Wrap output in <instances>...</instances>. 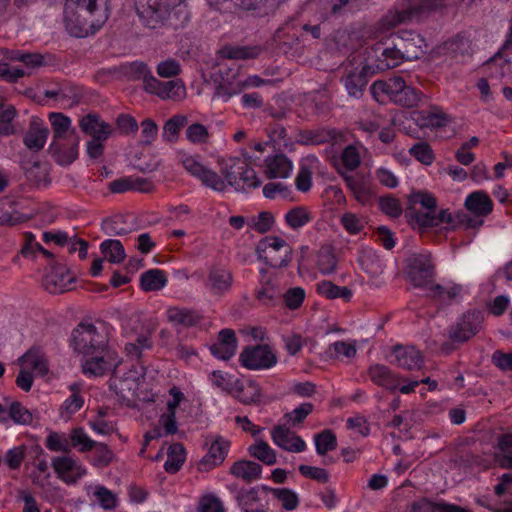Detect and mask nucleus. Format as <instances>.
I'll use <instances>...</instances> for the list:
<instances>
[{"mask_svg": "<svg viewBox=\"0 0 512 512\" xmlns=\"http://www.w3.org/2000/svg\"><path fill=\"white\" fill-rule=\"evenodd\" d=\"M410 207L406 215L411 225L424 231L428 228L440 227L456 229L462 226L465 229H478L482 226V221L472 219L465 212H458L453 215L449 209H442L436 212L437 200L428 192L419 191L409 196Z\"/></svg>", "mask_w": 512, "mask_h": 512, "instance_id": "f257e3e1", "label": "nucleus"}, {"mask_svg": "<svg viewBox=\"0 0 512 512\" xmlns=\"http://www.w3.org/2000/svg\"><path fill=\"white\" fill-rule=\"evenodd\" d=\"M110 0H66L64 23L71 36L86 37L109 18Z\"/></svg>", "mask_w": 512, "mask_h": 512, "instance_id": "f03ea898", "label": "nucleus"}, {"mask_svg": "<svg viewBox=\"0 0 512 512\" xmlns=\"http://www.w3.org/2000/svg\"><path fill=\"white\" fill-rule=\"evenodd\" d=\"M108 342L105 330L89 322L79 323L71 334V345L74 351L82 357L103 351Z\"/></svg>", "mask_w": 512, "mask_h": 512, "instance_id": "7ed1b4c3", "label": "nucleus"}, {"mask_svg": "<svg viewBox=\"0 0 512 512\" xmlns=\"http://www.w3.org/2000/svg\"><path fill=\"white\" fill-rule=\"evenodd\" d=\"M258 259L273 268L287 267L292 259V247L278 236H266L256 246Z\"/></svg>", "mask_w": 512, "mask_h": 512, "instance_id": "20e7f679", "label": "nucleus"}, {"mask_svg": "<svg viewBox=\"0 0 512 512\" xmlns=\"http://www.w3.org/2000/svg\"><path fill=\"white\" fill-rule=\"evenodd\" d=\"M442 0H407L402 10L389 11L380 22L382 29L388 30L398 24L419 18L422 15L440 8Z\"/></svg>", "mask_w": 512, "mask_h": 512, "instance_id": "39448f33", "label": "nucleus"}, {"mask_svg": "<svg viewBox=\"0 0 512 512\" xmlns=\"http://www.w3.org/2000/svg\"><path fill=\"white\" fill-rule=\"evenodd\" d=\"M122 359L118 353L108 345L104 346L103 351L91 353L82 357V372L89 377L103 376L109 372L112 374L117 371Z\"/></svg>", "mask_w": 512, "mask_h": 512, "instance_id": "423d86ee", "label": "nucleus"}, {"mask_svg": "<svg viewBox=\"0 0 512 512\" xmlns=\"http://www.w3.org/2000/svg\"><path fill=\"white\" fill-rule=\"evenodd\" d=\"M407 279L415 287H427L435 275V266L430 253L413 254L407 259L405 270Z\"/></svg>", "mask_w": 512, "mask_h": 512, "instance_id": "0eeeda50", "label": "nucleus"}, {"mask_svg": "<svg viewBox=\"0 0 512 512\" xmlns=\"http://www.w3.org/2000/svg\"><path fill=\"white\" fill-rule=\"evenodd\" d=\"M251 157L233 158L231 164L223 170L225 184L230 186L239 187L240 181L243 182V187L257 188L261 185L260 179L257 177L255 170L249 167Z\"/></svg>", "mask_w": 512, "mask_h": 512, "instance_id": "6e6552de", "label": "nucleus"}, {"mask_svg": "<svg viewBox=\"0 0 512 512\" xmlns=\"http://www.w3.org/2000/svg\"><path fill=\"white\" fill-rule=\"evenodd\" d=\"M483 321L484 317L480 311L469 310L450 326L448 337L453 342L464 343L481 331Z\"/></svg>", "mask_w": 512, "mask_h": 512, "instance_id": "1a4fd4ad", "label": "nucleus"}, {"mask_svg": "<svg viewBox=\"0 0 512 512\" xmlns=\"http://www.w3.org/2000/svg\"><path fill=\"white\" fill-rule=\"evenodd\" d=\"M368 59H374L376 68L384 71L400 65L405 60V56L390 36L371 47L368 51Z\"/></svg>", "mask_w": 512, "mask_h": 512, "instance_id": "9d476101", "label": "nucleus"}, {"mask_svg": "<svg viewBox=\"0 0 512 512\" xmlns=\"http://www.w3.org/2000/svg\"><path fill=\"white\" fill-rule=\"evenodd\" d=\"M181 163L184 169L193 177L197 178L205 187L222 192L226 189L224 179L215 171L206 167L199 157L183 155Z\"/></svg>", "mask_w": 512, "mask_h": 512, "instance_id": "9b49d317", "label": "nucleus"}, {"mask_svg": "<svg viewBox=\"0 0 512 512\" xmlns=\"http://www.w3.org/2000/svg\"><path fill=\"white\" fill-rule=\"evenodd\" d=\"M166 0H139L135 3L140 24L151 30L165 27Z\"/></svg>", "mask_w": 512, "mask_h": 512, "instance_id": "f8f14e48", "label": "nucleus"}, {"mask_svg": "<svg viewBox=\"0 0 512 512\" xmlns=\"http://www.w3.org/2000/svg\"><path fill=\"white\" fill-rule=\"evenodd\" d=\"M241 365L249 370L270 369L277 363V356L268 345L245 347L239 355Z\"/></svg>", "mask_w": 512, "mask_h": 512, "instance_id": "ddd939ff", "label": "nucleus"}, {"mask_svg": "<svg viewBox=\"0 0 512 512\" xmlns=\"http://www.w3.org/2000/svg\"><path fill=\"white\" fill-rule=\"evenodd\" d=\"M391 39L395 41L407 61L420 58L426 47L423 37L411 30L399 31L397 34L391 35Z\"/></svg>", "mask_w": 512, "mask_h": 512, "instance_id": "4468645a", "label": "nucleus"}, {"mask_svg": "<svg viewBox=\"0 0 512 512\" xmlns=\"http://www.w3.org/2000/svg\"><path fill=\"white\" fill-rule=\"evenodd\" d=\"M233 284L232 272L224 266L214 265L209 268L204 286L213 296H223L227 294Z\"/></svg>", "mask_w": 512, "mask_h": 512, "instance_id": "2eb2a0df", "label": "nucleus"}, {"mask_svg": "<svg viewBox=\"0 0 512 512\" xmlns=\"http://www.w3.org/2000/svg\"><path fill=\"white\" fill-rule=\"evenodd\" d=\"M338 172L358 203L367 205L372 201L374 191L370 182L363 175L359 173L351 174L342 170H338Z\"/></svg>", "mask_w": 512, "mask_h": 512, "instance_id": "dca6fc26", "label": "nucleus"}, {"mask_svg": "<svg viewBox=\"0 0 512 512\" xmlns=\"http://www.w3.org/2000/svg\"><path fill=\"white\" fill-rule=\"evenodd\" d=\"M51 464L58 477L68 484L75 483L86 473L85 468L69 456L54 457Z\"/></svg>", "mask_w": 512, "mask_h": 512, "instance_id": "f3484780", "label": "nucleus"}, {"mask_svg": "<svg viewBox=\"0 0 512 512\" xmlns=\"http://www.w3.org/2000/svg\"><path fill=\"white\" fill-rule=\"evenodd\" d=\"M81 131L91 139H108L113 132L112 126L97 113H89L79 120Z\"/></svg>", "mask_w": 512, "mask_h": 512, "instance_id": "a211bd4d", "label": "nucleus"}, {"mask_svg": "<svg viewBox=\"0 0 512 512\" xmlns=\"http://www.w3.org/2000/svg\"><path fill=\"white\" fill-rule=\"evenodd\" d=\"M271 437L278 447L286 451L300 453L306 449L305 441L285 426H275L272 429Z\"/></svg>", "mask_w": 512, "mask_h": 512, "instance_id": "6ab92c4d", "label": "nucleus"}, {"mask_svg": "<svg viewBox=\"0 0 512 512\" xmlns=\"http://www.w3.org/2000/svg\"><path fill=\"white\" fill-rule=\"evenodd\" d=\"M229 448L230 442L222 436H217L210 444L207 454L200 461V470L208 471L222 464L228 454Z\"/></svg>", "mask_w": 512, "mask_h": 512, "instance_id": "aec40b11", "label": "nucleus"}, {"mask_svg": "<svg viewBox=\"0 0 512 512\" xmlns=\"http://www.w3.org/2000/svg\"><path fill=\"white\" fill-rule=\"evenodd\" d=\"M293 171V162L283 153L265 159L263 173L268 179H286Z\"/></svg>", "mask_w": 512, "mask_h": 512, "instance_id": "412c9836", "label": "nucleus"}, {"mask_svg": "<svg viewBox=\"0 0 512 512\" xmlns=\"http://www.w3.org/2000/svg\"><path fill=\"white\" fill-rule=\"evenodd\" d=\"M80 139L72 136L66 141L51 142L49 150L60 165H70L78 157Z\"/></svg>", "mask_w": 512, "mask_h": 512, "instance_id": "4be33fe9", "label": "nucleus"}, {"mask_svg": "<svg viewBox=\"0 0 512 512\" xmlns=\"http://www.w3.org/2000/svg\"><path fill=\"white\" fill-rule=\"evenodd\" d=\"M147 92L155 94L162 99L179 100L183 97L185 88L179 80L162 82L157 78H149Z\"/></svg>", "mask_w": 512, "mask_h": 512, "instance_id": "5701e85b", "label": "nucleus"}, {"mask_svg": "<svg viewBox=\"0 0 512 512\" xmlns=\"http://www.w3.org/2000/svg\"><path fill=\"white\" fill-rule=\"evenodd\" d=\"M465 207L474 215H469L472 219L480 220L483 224V218L489 215L493 210V202L486 192L481 190L474 191L466 197Z\"/></svg>", "mask_w": 512, "mask_h": 512, "instance_id": "b1692460", "label": "nucleus"}, {"mask_svg": "<svg viewBox=\"0 0 512 512\" xmlns=\"http://www.w3.org/2000/svg\"><path fill=\"white\" fill-rule=\"evenodd\" d=\"M166 317L170 324L175 327L191 328L199 325L203 319L196 310L172 306L167 308Z\"/></svg>", "mask_w": 512, "mask_h": 512, "instance_id": "393cba45", "label": "nucleus"}, {"mask_svg": "<svg viewBox=\"0 0 512 512\" xmlns=\"http://www.w3.org/2000/svg\"><path fill=\"white\" fill-rule=\"evenodd\" d=\"M342 135L333 128H317L301 131L297 143L305 146L321 145L329 142H337Z\"/></svg>", "mask_w": 512, "mask_h": 512, "instance_id": "a878e982", "label": "nucleus"}, {"mask_svg": "<svg viewBox=\"0 0 512 512\" xmlns=\"http://www.w3.org/2000/svg\"><path fill=\"white\" fill-rule=\"evenodd\" d=\"M153 188L151 181L138 176L121 177L109 183V190L112 193H125L127 191L149 193Z\"/></svg>", "mask_w": 512, "mask_h": 512, "instance_id": "bb28decb", "label": "nucleus"}, {"mask_svg": "<svg viewBox=\"0 0 512 512\" xmlns=\"http://www.w3.org/2000/svg\"><path fill=\"white\" fill-rule=\"evenodd\" d=\"M396 364L406 370L420 369L423 364L421 352L414 346L396 345L392 350Z\"/></svg>", "mask_w": 512, "mask_h": 512, "instance_id": "cd10ccee", "label": "nucleus"}, {"mask_svg": "<svg viewBox=\"0 0 512 512\" xmlns=\"http://www.w3.org/2000/svg\"><path fill=\"white\" fill-rule=\"evenodd\" d=\"M341 83L350 97L359 99L363 96V92L368 84L367 72L364 68H354L342 76Z\"/></svg>", "mask_w": 512, "mask_h": 512, "instance_id": "c85d7f7f", "label": "nucleus"}, {"mask_svg": "<svg viewBox=\"0 0 512 512\" xmlns=\"http://www.w3.org/2000/svg\"><path fill=\"white\" fill-rule=\"evenodd\" d=\"M368 376L370 380L377 386L383 387L390 391H395L399 386V378L387 366L383 364H373L368 368Z\"/></svg>", "mask_w": 512, "mask_h": 512, "instance_id": "c756f323", "label": "nucleus"}, {"mask_svg": "<svg viewBox=\"0 0 512 512\" xmlns=\"http://www.w3.org/2000/svg\"><path fill=\"white\" fill-rule=\"evenodd\" d=\"M319 159L317 156L310 154L303 157L299 163V171L295 178L296 189L300 192H307L312 186V175L318 167Z\"/></svg>", "mask_w": 512, "mask_h": 512, "instance_id": "7c9ffc66", "label": "nucleus"}, {"mask_svg": "<svg viewBox=\"0 0 512 512\" xmlns=\"http://www.w3.org/2000/svg\"><path fill=\"white\" fill-rule=\"evenodd\" d=\"M49 120L53 131L52 142L66 141L72 136H78L71 127V119L63 113L52 112L49 114Z\"/></svg>", "mask_w": 512, "mask_h": 512, "instance_id": "2f4dec72", "label": "nucleus"}, {"mask_svg": "<svg viewBox=\"0 0 512 512\" xmlns=\"http://www.w3.org/2000/svg\"><path fill=\"white\" fill-rule=\"evenodd\" d=\"M20 365L31 368L35 373L44 376L48 373V362L43 351L38 347L30 348L18 358Z\"/></svg>", "mask_w": 512, "mask_h": 512, "instance_id": "473e14b6", "label": "nucleus"}, {"mask_svg": "<svg viewBox=\"0 0 512 512\" xmlns=\"http://www.w3.org/2000/svg\"><path fill=\"white\" fill-rule=\"evenodd\" d=\"M49 131L37 120H33L24 136V144L29 150H41L48 137Z\"/></svg>", "mask_w": 512, "mask_h": 512, "instance_id": "72a5a7b5", "label": "nucleus"}, {"mask_svg": "<svg viewBox=\"0 0 512 512\" xmlns=\"http://www.w3.org/2000/svg\"><path fill=\"white\" fill-rule=\"evenodd\" d=\"M165 18V27L173 29L185 27L190 20V13L184 0H180L172 9H169L167 4Z\"/></svg>", "mask_w": 512, "mask_h": 512, "instance_id": "f704fd0d", "label": "nucleus"}, {"mask_svg": "<svg viewBox=\"0 0 512 512\" xmlns=\"http://www.w3.org/2000/svg\"><path fill=\"white\" fill-rule=\"evenodd\" d=\"M261 472L262 467L260 464L248 460L237 461L230 468V473L233 476L248 483L260 478Z\"/></svg>", "mask_w": 512, "mask_h": 512, "instance_id": "c9c22d12", "label": "nucleus"}, {"mask_svg": "<svg viewBox=\"0 0 512 512\" xmlns=\"http://www.w3.org/2000/svg\"><path fill=\"white\" fill-rule=\"evenodd\" d=\"M236 498L242 512H267V505L260 501L256 488L240 491Z\"/></svg>", "mask_w": 512, "mask_h": 512, "instance_id": "e433bc0d", "label": "nucleus"}, {"mask_svg": "<svg viewBox=\"0 0 512 512\" xmlns=\"http://www.w3.org/2000/svg\"><path fill=\"white\" fill-rule=\"evenodd\" d=\"M167 275L160 269H149L140 276V286L145 292L159 291L167 285Z\"/></svg>", "mask_w": 512, "mask_h": 512, "instance_id": "4c0bfd02", "label": "nucleus"}, {"mask_svg": "<svg viewBox=\"0 0 512 512\" xmlns=\"http://www.w3.org/2000/svg\"><path fill=\"white\" fill-rule=\"evenodd\" d=\"M418 121L423 127L438 128L445 126L450 119L440 107L432 106L418 113Z\"/></svg>", "mask_w": 512, "mask_h": 512, "instance_id": "58836bf2", "label": "nucleus"}, {"mask_svg": "<svg viewBox=\"0 0 512 512\" xmlns=\"http://www.w3.org/2000/svg\"><path fill=\"white\" fill-rule=\"evenodd\" d=\"M461 292L462 286L458 284L447 286L433 284L429 287L428 295L443 304H450L460 296Z\"/></svg>", "mask_w": 512, "mask_h": 512, "instance_id": "ea45409f", "label": "nucleus"}, {"mask_svg": "<svg viewBox=\"0 0 512 512\" xmlns=\"http://www.w3.org/2000/svg\"><path fill=\"white\" fill-rule=\"evenodd\" d=\"M317 292L327 299L341 298L345 301H350L353 295L351 289L346 286L340 287L331 281L323 280L316 285Z\"/></svg>", "mask_w": 512, "mask_h": 512, "instance_id": "a19ab883", "label": "nucleus"}, {"mask_svg": "<svg viewBox=\"0 0 512 512\" xmlns=\"http://www.w3.org/2000/svg\"><path fill=\"white\" fill-rule=\"evenodd\" d=\"M236 387V398L243 404L249 405L256 403L260 400V387L252 380L242 383L239 381L235 382Z\"/></svg>", "mask_w": 512, "mask_h": 512, "instance_id": "79ce46f5", "label": "nucleus"}, {"mask_svg": "<svg viewBox=\"0 0 512 512\" xmlns=\"http://www.w3.org/2000/svg\"><path fill=\"white\" fill-rule=\"evenodd\" d=\"M313 218L312 212L304 206L293 207L285 214V222L293 230L304 227L309 224Z\"/></svg>", "mask_w": 512, "mask_h": 512, "instance_id": "37998d69", "label": "nucleus"}, {"mask_svg": "<svg viewBox=\"0 0 512 512\" xmlns=\"http://www.w3.org/2000/svg\"><path fill=\"white\" fill-rule=\"evenodd\" d=\"M72 394L64 401L60 408L61 417L70 418L73 414L79 411L83 404L84 399L80 393V387L77 383L70 385Z\"/></svg>", "mask_w": 512, "mask_h": 512, "instance_id": "c03bdc74", "label": "nucleus"}, {"mask_svg": "<svg viewBox=\"0 0 512 512\" xmlns=\"http://www.w3.org/2000/svg\"><path fill=\"white\" fill-rule=\"evenodd\" d=\"M264 491L270 492L275 499H277L283 509L287 511H293L299 506V497L298 495L291 489L288 488H269L267 486H262Z\"/></svg>", "mask_w": 512, "mask_h": 512, "instance_id": "a18cd8bd", "label": "nucleus"}, {"mask_svg": "<svg viewBox=\"0 0 512 512\" xmlns=\"http://www.w3.org/2000/svg\"><path fill=\"white\" fill-rule=\"evenodd\" d=\"M188 124V118L186 115L177 114L168 119L163 127L162 137L164 141L175 142L178 138V134L183 127Z\"/></svg>", "mask_w": 512, "mask_h": 512, "instance_id": "49530a36", "label": "nucleus"}, {"mask_svg": "<svg viewBox=\"0 0 512 512\" xmlns=\"http://www.w3.org/2000/svg\"><path fill=\"white\" fill-rule=\"evenodd\" d=\"M100 250L104 258L111 263H120L126 257L122 243L116 239L104 240L100 245Z\"/></svg>", "mask_w": 512, "mask_h": 512, "instance_id": "de8ad7c7", "label": "nucleus"}, {"mask_svg": "<svg viewBox=\"0 0 512 512\" xmlns=\"http://www.w3.org/2000/svg\"><path fill=\"white\" fill-rule=\"evenodd\" d=\"M248 452L252 457L266 465H274L277 461L275 451L263 440H258L255 444L249 446Z\"/></svg>", "mask_w": 512, "mask_h": 512, "instance_id": "09e8293b", "label": "nucleus"}, {"mask_svg": "<svg viewBox=\"0 0 512 512\" xmlns=\"http://www.w3.org/2000/svg\"><path fill=\"white\" fill-rule=\"evenodd\" d=\"M185 461V450L182 444L176 443L168 448L167 460L164 468L168 473H176L180 470Z\"/></svg>", "mask_w": 512, "mask_h": 512, "instance_id": "8fccbe9b", "label": "nucleus"}, {"mask_svg": "<svg viewBox=\"0 0 512 512\" xmlns=\"http://www.w3.org/2000/svg\"><path fill=\"white\" fill-rule=\"evenodd\" d=\"M260 54L258 47L225 46L221 50V56L227 59L246 60L254 59Z\"/></svg>", "mask_w": 512, "mask_h": 512, "instance_id": "3c124183", "label": "nucleus"}, {"mask_svg": "<svg viewBox=\"0 0 512 512\" xmlns=\"http://www.w3.org/2000/svg\"><path fill=\"white\" fill-rule=\"evenodd\" d=\"M316 452L320 456L326 455L329 451L337 448V438L330 429H325L314 436Z\"/></svg>", "mask_w": 512, "mask_h": 512, "instance_id": "603ef678", "label": "nucleus"}, {"mask_svg": "<svg viewBox=\"0 0 512 512\" xmlns=\"http://www.w3.org/2000/svg\"><path fill=\"white\" fill-rule=\"evenodd\" d=\"M69 440L71 449L76 448L79 452L91 451L96 446V441L92 440L81 427L71 430Z\"/></svg>", "mask_w": 512, "mask_h": 512, "instance_id": "864d4df0", "label": "nucleus"}, {"mask_svg": "<svg viewBox=\"0 0 512 512\" xmlns=\"http://www.w3.org/2000/svg\"><path fill=\"white\" fill-rule=\"evenodd\" d=\"M422 96L423 94L420 91L412 86H408L406 82H404V87L400 89L394 103L411 108L420 103Z\"/></svg>", "mask_w": 512, "mask_h": 512, "instance_id": "5fc2aeb1", "label": "nucleus"}, {"mask_svg": "<svg viewBox=\"0 0 512 512\" xmlns=\"http://www.w3.org/2000/svg\"><path fill=\"white\" fill-rule=\"evenodd\" d=\"M341 162L343 172H352L356 170L361 164V156L358 148L355 145H348L341 153Z\"/></svg>", "mask_w": 512, "mask_h": 512, "instance_id": "6e6d98bb", "label": "nucleus"}, {"mask_svg": "<svg viewBox=\"0 0 512 512\" xmlns=\"http://www.w3.org/2000/svg\"><path fill=\"white\" fill-rule=\"evenodd\" d=\"M109 387L113 390L118 396L122 398H127L129 394L135 389V382L129 378H121L118 376V370L115 371L110 380Z\"/></svg>", "mask_w": 512, "mask_h": 512, "instance_id": "4d7b16f0", "label": "nucleus"}, {"mask_svg": "<svg viewBox=\"0 0 512 512\" xmlns=\"http://www.w3.org/2000/svg\"><path fill=\"white\" fill-rule=\"evenodd\" d=\"M256 298L265 306H276L281 301V293L273 284L268 282L257 289Z\"/></svg>", "mask_w": 512, "mask_h": 512, "instance_id": "13d9d810", "label": "nucleus"}, {"mask_svg": "<svg viewBox=\"0 0 512 512\" xmlns=\"http://www.w3.org/2000/svg\"><path fill=\"white\" fill-rule=\"evenodd\" d=\"M8 416L19 425H30L33 422L32 413L19 401H13L9 405Z\"/></svg>", "mask_w": 512, "mask_h": 512, "instance_id": "bf43d9fd", "label": "nucleus"}, {"mask_svg": "<svg viewBox=\"0 0 512 512\" xmlns=\"http://www.w3.org/2000/svg\"><path fill=\"white\" fill-rule=\"evenodd\" d=\"M45 446L54 452L68 453L71 451L69 437L64 433L50 432L45 440Z\"/></svg>", "mask_w": 512, "mask_h": 512, "instance_id": "052dcab7", "label": "nucleus"}, {"mask_svg": "<svg viewBox=\"0 0 512 512\" xmlns=\"http://www.w3.org/2000/svg\"><path fill=\"white\" fill-rule=\"evenodd\" d=\"M152 348L151 338L147 335H140L136 338L134 342L126 343L125 352L127 356L135 359H139L143 351L149 350Z\"/></svg>", "mask_w": 512, "mask_h": 512, "instance_id": "680f3d73", "label": "nucleus"}, {"mask_svg": "<svg viewBox=\"0 0 512 512\" xmlns=\"http://www.w3.org/2000/svg\"><path fill=\"white\" fill-rule=\"evenodd\" d=\"M275 223L274 216L269 211H262L249 219V226L259 233L270 231Z\"/></svg>", "mask_w": 512, "mask_h": 512, "instance_id": "e2e57ef3", "label": "nucleus"}, {"mask_svg": "<svg viewBox=\"0 0 512 512\" xmlns=\"http://www.w3.org/2000/svg\"><path fill=\"white\" fill-rule=\"evenodd\" d=\"M74 279L68 274H61L59 277L57 274H52L47 279V289L51 293H63L72 289Z\"/></svg>", "mask_w": 512, "mask_h": 512, "instance_id": "0e129e2a", "label": "nucleus"}, {"mask_svg": "<svg viewBox=\"0 0 512 512\" xmlns=\"http://www.w3.org/2000/svg\"><path fill=\"white\" fill-rule=\"evenodd\" d=\"M306 293L302 287H292L289 288L283 295H281V299L285 304V307L290 310H296L300 308L305 300Z\"/></svg>", "mask_w": 512, "mask_h": 512, "instance_id": "69168bd1", "label": "nucleus"}, {"mask_svg": "<svg viewBox=\"0 0 512 512\" xmlns=\"http://www.w3.org/2000/svg\"><path fill=\"white\" fill-rule=\"evenodd\" d=\"M409 153L424 165L433 163L435 156L432 148L426 142H417L410 149Z\"/></svg>", "mask_w": 512, "mask_h": 512, "instance_id": "338daca9", "label": "nucleus"}, {"mask_svg": "<svg viewBox=\"0 0 512 512\" xmlns=\"http://www.w3.org/2000/svg\"><path fill=\"white\" fill-rule=\"evenodd\" d=\"M340 223L343 228L351 235L360 233L365 228L366 224L363 218L352 212L344 213L340 218Z\"/></svg>", "mask_w": 512, "mask_h": 512, "instance_id": "774afa93", "label": "nucleus"}]
</instances>
